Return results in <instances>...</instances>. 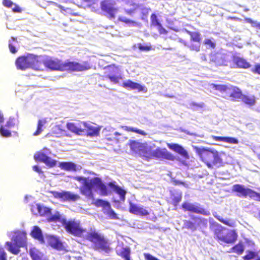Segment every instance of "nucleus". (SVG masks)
<instances>
[{
  "label": "nucleus",
  "mask_w": 260,
  "mask_h": 260,
  "mask_svg": "<svg viewBox=\"0 0 260 260\" xmlns=\"http://www.w3.org/2000/svg\"><path fill=\"white\" fill-rule=\"evenodd\" d=\"M0 134L4 137H9L11 136V133L10 131L4 128V126H0Z\"/></svg>",
  "instance_id": "49"
},
{
  "label": "nucleus",
  "mask_w": 260,
  "mask_h": 260,
  "mask_svg": "<svg viewBox=\"0 0 260 260\" xmlns=\"http://www.w3.org/2000/svg\"><path fill=\"white\" fill-rule=\"evenodd\" d=\"M191 218L194 220L195 221H199V222L196 224V223L193 222L190 220H185L184 222V225L185 227L188 229H190L192 231H195L197 229V227L199 225L200 222H202L203 221V223H206L207 220L205 219H202L201 217H197L194 216H192Z\"/></svg>",
  "instance_id": "26"
},
{
  "label": "nucleus",
  "mask_w": 260,
  "mask_h": 260,
  "mask_svg": "<svg viewBox=\"0 0 260 260\" xmlns=\"http://www.w3.org/2000/svg\"><path fill=\"white\" fill-rule=\"evenodd\" d=\"M108 185L119 196L120 201H125L126 191L124 189L116 184L115 181L109 182Z\"/></svg>",
  "instance_id": "22"
},
{
  "label": "nucleus",
  "mask_w": 260,
  "mask_h": 260,
  "mask_svg": "<svg viewBox=\"0 0 260 260\" xmlns=\"http://www.w3.org/2000/svg\"><path fill=\"white\" fill-rule=\"evenodd\" d=\"M36 161L42 162L49 167H53L56 164V161L52 159L42 152H38L34 155Z\"/></svg>",
  "instance_id": "16"
},
{
  "label": "nucleus",
  "mask_w": 260,
  "mask_h": 260,
  "mask_svg": "<svg viewBox=\"0 0 260 260\" xmlns=\"http://www.w3.org/2000/svg\"><path fill=\"white\" fill-rule=\"evenodd\" d=\"M171 196L172 204L175 207L177 206L182 200V193L181 192H172Z\"/></svg>",
  "instance_id": "41"
},
{
  "label": "nucleus",
  "mask_w": 260,
  "mask_h": 260,
  "mask_svg": "<svg viewBox=\"0 0 260 260\" xmlns=\"http://www.w3.org/2000/svg\"><path fill=\"white\" fill-rule=\"evenodd\" d=\"M12 242H6L8 250L13 254L17 255L20 251V247H27L26 233L24 231H17L14 233L11 239Z\"/></svg>",
  "instance_id": "4"
},
{
  "label": "nucleus",
  "mask_w": 260,
  "mask_h": 260,
  "mask_svg": "<svg viewBox=\"0 0 260 260\" xmlns=\"http://www.w3.org/2000/svg\"><path fill=\"white\" fill-rule=\"evenodd\" d=\"M232 61L237 68L247 69L251 67L250 63L245 58L236 55L233 56Z\"/></svg>",
  "instance_id": "23"
},
{
  "label": "nucleus",
  "mask_w": 260,
  "mask_h": 260,
  "mask_svg": "<svg viewBox=\"0 0 260 260\" xmlns=\"http://www.w3.org/2000/svg\"><path fill=\"white\" fill-rule=\"evenodd\" d=\"M244 21L247 23L251 24L253 27H256L260 29V23H257L249 18H245Z\"/></svg>",
  "instance_id": "50"
},
{
  "label": "nucleus",
  "mask_w": 260,
  "mask_h": 260,
  "mask_svg": "<svg viewBox=\"0 0 260 260\" xmlns=\"http://www.w3.org/2000/svg\"><path fill=\"white\" fill-rule=\"evenodd\" d=\"M124 128L127 132H135L143 136H145L146 135V133L144 131L137 129L136 128L125 126Z\"/></svg>",
  "instance_id": "47"
},
{
  "label": "nucleus",
  "mask_w": 260,
  "mask_h": 260,
  "mask_svg": "<svg viewBox=\"0 0 260 260\" xmlns=\"http://www.w3.org/2000/svg\"><path fill=\"white\" fill-rule=\"evenodd\" d=\"M30 235L32 237L38 240L40 243H44L45 240L42 232L39 226H34L32 231H31Z\"/></svg>",
  "instance_id": "29"
},
{
  "label": "nucleus",
  "mask_w": 260,
  "mask_h": 260,
  "mask_svg": "<svg viewBox=\"0 0 260 260\" xmlns=\"http://www.w3.org/2000/svg\"><path fill=\"white\" fill-rule=\"evenodd\" d=\"M83 122H84L82 121H79L77 123L68 122L66 127L67 129L72 133L80 135L85 132V128L83 127Z\"/></svg>",
  "instance_id": "19"
},
{
  "label": "nucleus",
  "mask_w": 260,
  "mask_h": 260,
  "mask_svg": "<svg viewBox=\"0 0 260 260\" xmlns=\"http://www.w3.org/2000/svg\"><path fill=\"white\" fill-rule=\"evenodd\" d=\"M189 48L192 51L199 52L200 50V45L199 43L197 44H191L189 46Z\"/></svg>",
  "instance_id": "55"
},
{
  "label": "nucleus",
  "mask_w": 260,
  "mask_h": 260,
  "mask_svg": "<svg viewBox=\"0 0 260 260\" xmlns=\"http://www.w3.org/2000/svg\"><path fill=\"white\" fill-rule=\"evenodd\" d=\"M204 44L209 46L211 48L214 49L215 47V44L210 39H207L204 42Z\"/></svg>",
  "instance_id": "56"
},
{
  "label": "nucleus",
  "mask_w": 260,
  "mask_h": 260,
  "mask_svg": "<svg viewBox=\"0 0 260 260\" xmlns=\"http://www.w3.org/2000/svg\"><path fill=\"white\" fill-rule=\"evenodd\" d=\"M15 125V120L14 118L10 117L7 121L6 126L8 128L14 127Z\"/></svg>",
  "instance_id": "53"
},
{
  "label": "nucleus",
  "mask_w": 260,
  "mask_h": 260,
  "mask_svg": "<svg viewBox=\"0 0 260 260\" xmlns=\"http://www.w3.org/2000/svg\"><path fill=\"white\" fill-rule=\"evenodd\" d=\"M138 48L141 51H150L152 49V47L151 45H143L141 43L138 44Z\"/></svg>",
  "instance_id": "52"
},
{
  "label": "nucleus",
  "mask_w": 260,
  "mask_h": 260,
  "mask_svg": "<svg viewBox=\"0 0 260 260\" xmlns=\"http://www.w3.org/2000/svg\"><path fill=\"white\" fill-rule=\"evenodd\" d=\"M60 215H59V214L54 215L50 218L49 221H59L60 220Z\"/></svg>",
  "instance_id": "64"
},
{
  "label": "nucleus",
  "mask_w": 260,
  "mask_h": 260,
  "mask_svg": "<svg viewBox=\"0 0 260 260\" xmlns=\"http://www.w3.org/2000/svg\"><path fill=\"white\" fill-rule=\"evenodd\" d=\"M117 20L118 22H122L128 25L135 26L137 24V22L135 20H132L123 16H119Z\"/></svg>",
  "instance_id": "42"
},
{
  "label": "nucleus",
  "mask_w": 260,
  "mask_h": 260,
  "mask_svg": "<svg viewBox=\"0 0 260 260\" xmlns=\"http://www.w3.org/2000/svg\"><path fill=\"white\" fill-rule=\"evenodd\" d=\"M136 10V8H133L132 9H125L124 12L125 14L129 15L132 16L134 13H135V11Z\"/></svg>",
  "instance_id": "63"
},
{
  "label": "nucleus",
  "mask_w": 260,
  "mask_h": 260,
  "mask_svg": "<svg viewBox=\"0 0 260 260\" xmlns=\"http://www.w3.org/2000/svg\"><path fill=\"white\" fill-rule=\"evenodd\" d=\"M150 22H151V25L153 26H158L159 25H160L161 23L159 22L157 15L153 13L150 16Z\"/></svg>",
  "instance_id": "46"
},
{
  "label": "nucleus",
  "mask_w": 260,
  "mask_h": 260,
  "mask_svg": "<svg viewBox=\"0 0 260 260\" xmlns=\"http://www.w3.org/2000/svg\"><path fill=\"white\" fill-rule=\"evenodd\" d=\"M47 121L45 119L39 120L37 124V128L36 131L34 133V136H38L40 135L43 131V127L46 123Z\"/></svg>",
  "instance_id": "45"
},
{
  "label": "nucleus",
  "mask_w": 260,
  "mask_h": 260,
  "mask_svg": "<svg viewBox=\"0 0 260 260\" xmlns=\"http://www.w3.org/2000/svg\"><path fill=\"white\" fill-rule=\"evenodd\" d=\"M91 68L90 64L87 61L83 62L81 64L78 62L67 60L62 61L61 72H82L88 70Z\"/></svg>",
  "instance_id": "7"
},
{
  "label": "nucleus",
  "mask_w": 260,
  "mask_h": 260,
  "mask_svg": "<svg viewBox=\"0 0 260 260\" xmlns=\"http://www.w3.org/2000/svg\"><path fill=\"white\" fill-rule=\"evenodd\" d=\"M48 244L53 248L57 250L63 249V245L59 238L55 236H49L48 238Z\"/></svg>",
  "instance_id": "25"
},
{
  "label": "nucleus",
  "mask_w": 260,
  "mask_h": 260,
  "mask_svg": "<svg viewBox=\"0 0 260 260\" xmlns=\"http://www.w3.org/2000/svg\"><path fill=\"white\" fill-rule=\"evenodd\" d=\"M256 256V253L252 251H247L246 254L243 256L244 260H250L254 258Z\"/></svg>",
  "instance_id": "48"
},
{
  "label": "nucleus",
  "mask_w": 260,
  "mask_h": 260,
  "mask_svg": "<svg viewBox=\"0 0 260 260\" xmlns=\"http://www.w3.org/2000/svg\"><path fill=\"white\" fill-rule=\"evenodd\" d=\"M210 60L217 66H226V54L221 52H215L211 55Z\"/></svg>",
  "instance_id": "18"
},
{
  "label": "nucleus",
  "mask_w": 260,
  "mask_h": 260,
  "mask_svg": "<svg viewBox=\"0 0 260 260\" xmlns=\"http://www.w3.org/2000/svg\"><path fill=\"white\" fill-rule=\"evenodd\" d=\"M129 145L133 152L139 155L141 150H143L145 144L136 141H131Z\"/></svg>",
  "instance_id": "31"
},
{
  "label": "nucleus",
  "mask_w": 260,
  "mask_h": 260,
  "mask_svg": "<svg viewBox=\"0 0 260 260\" xmlns=\"http://www.w3.org/2000/svg\"><path fill=\"white\" fill-rule=\"evenodd\" d=\"M182 208L185 212L188 211L205 216H208L210 214L209 210L202 208L199 205L184 202L182 204Z\"/></svg>",
  "instance_id": "12"
},
{
  "label": "nucleus",
  "mask_w": 260,
  "mask_h": 260,
  "mask_svg": "<svg viewBox=\"0 0 260 260\" xmlns=\"http://www.w3.org/2000/svg\"><path fill=\"white\" fill-rule=\"evenodd\" d=\"M233 191L237 192L239 197H247L251 198L253 190L249 188H245L241 184H236L233 186Z\"/></svg>",
  "instance_id": "17"
},
{
  "label": "nucleus",
  "mask_w": 260,
  "mask_h": 260,
  "mask_svg": "<svg viewBox=\"0 0 260 260\" xmlns=\"http://www.w3.org/2000/svg\"><path fill=\"white\" fill-rule=\"evenodd\" d=\"M0 260H7V253L4 248L0 247Z\"/></svg>",
  "instance_id": "54"
},
{
  "label": "nucleus",
  "mask_w": 260,
  "mask_h": 260,
  "mask_svg": "<svg viewBox=\"0 0 260 260\" xmlns=\"http://www.w3.org/2000/svg\"><path fill=\"white\" fill-rule=\"evenodd\" d=\"M104 77L111 82L117 84L122 79L120 75V69L114 63L108 65L104 68Z\"/></svg>",
  "instance_id": "8"
},
{
  "label": "nucleus",
  "mask_w": 260,
  "mask_h": 260,
  "mask_svg": "<svg viewBox=\"0 0 260 260\" xmlns=\"http://www.w3.org/2000/svg\"><path fill=\"white\" fill-rule=\"evenodd\" d=\"M100 7L109 19L114 20L116 18L118 8L115 7V2L110 0H103L100 3Z\"/></svg>",
  "instance_id": "9"
},
{
  "label": "nucleus",
  "mask_w": 260,
  "mask_h": 260,
  "mask_svg": "<svg viewBox=\"0 0 260 260\" xmlns=\"http://www.w3.org/2000/svg\"><path fill=\"white\" fill-rule=\"evenodd\" d=\"M42 65L44 64L46 68L52 71H61L62 60L57 58H47L42 61Z\"/></svg>",
  "instance_id": "14"
},
{
  "label": "nucleus",
  "mask_w": 260,
  "mask_h": 260,
  "mask_svg": "<svg viewBox=\"0 0 260 260\" xmlns=\"http://www.w3.org/2000/svg\"><path fill=\"white\" fill-rule=\"evenodd\" d=\"M91 204L96 207H102L105 210L104 213L108 215L109 218L115 220L119 219L117 214L112 209L111 204L109 202L98 199L92 202Z\"/></svg>",
  "instance_id": "10"
},
{
  "label": "nucleus",
  "mask_w": 260,
  "mask_h": 260,
  "mask_svg": "<svg viewBox=\"0 0 260 260\" xmlns=\"http://www.w3.org/2000/svg\"><path fill=\"white\" fill-rule=\"evenodd\" d=\"M256 201L260 202V193L257 192L254 190L252 191V193L251 196V198H255Z\"/></svg>",
  "instance_id": "59"
},
{
  "label": "nucleus",
  "mask_w": 260,
  "mask_h": 260,
  "mask_svg": "<svg viewBox=\"0 0 260 260\" xmlns=\"http://www.w3.org/2000/svg\"><path fill=\"white\" fill-rule=\"evenodd\" d=\"M83 127L85 128V131H86L87 136H98L100 134V128L99 127L93 126L84 122Z\"/></svg>",
  "instance_id": "27"
},
{
  "label": "nucleus",
  "mask_w": 260,
  "mask_h": 260,
  "mask_svg": "<svg viewBox=\"0 0 260 260\" xmlns=\"http://www.w3.org/2000/svg\"><path fill=\"white\" fill-rule=\"evenodd\" d=\"M152 151L145 144L143 150H141L139 155L148 161L152 159Z\"/></svg>",
  "instance_id": "36"
},
{
  "label": "nucleus",
  "mask_w": 260,
  "mask_h": 260,
  "mask_svg": "<svg viewBox=\"0 0 260 260\" xmlns=\"http://www.w3.org/2000/svg\"><path fill=\"white\" fill-rule=\"evenodd\" d=\"M37 209L38 210V214L41 216L49 215L51 213V210L50 208L42 206L39 204L37 205Z\"/></svg>",
  "instance_id": "40"
},
{
  "label": "nucleus",
  "mask_w": 260,
  "mask_h": 260,
  "mask_svg": "<svg viewBox=\"0 0 260 260\" xmlns=\"http://www.w3.org/2000/svg\"><path fill=\"white\" fill-rule=\"evenodd\" d=\"M15 65L17 69L22 71L29 68L35 70H41L42 67V61L39 56L28 53L18 57L15 60Z\"/></svg>",
  "instance_id": "3"
},
{
  "label": "nucleus",
  "mask_w": 260,
  "mask_h": 260,
  "mask_svg": "<svg viewBox=\"0 0 260 260\" xmlns=\"http://www.w3.org/2000/svg\"><path fill=\"white\" fill-rule=\"evenodd\" d=\"M59 167L63 170L67 171H76L77 166L72 162H61L59 164Z\"/></svg>",
  "instance_id": "35"
},
{
  "label": "nucleus",
  "mask_w": 260,
  "mask_h": 260,
  "mask_svg": "<svg viewBox=\"0 0 260 260\" xmlns=\"http://www.w3.org/2000/svg\"><path fill=\"white\" fill-rule=\"evenodd\" d=\"M212 138L216 141L224 142L229 144H237L238 143V140L233 137H220L212 136Z\"/></svg>",
  "instance_id": "33"
},
{
  "label": "nucleus",
  "mask_w": 260,
  "mask_h": 260,
  "mask_svg": "<svg viewBox=\"0 0 260 260\" xmlns=\"http://www.w3.org/2000/svg\"><path fill=\"white\" fill-rule=\"evenodd\" d=\"M226 232L224 233L223 242L226 244H233L235 243L238 238V234L235 230L226 229Z\"/></svg>",
  "instance_id": "20"
},
{
  "label": "nucleus",
  "mask_w": 260,
  "mask_h": 260,
  "mask_svg": "<svg viewBox=\"0 0 260 260\" xmlns=\"http://www.w3.org/2000/svg\"><path fill=\"white\" fill-rule=\"evenodd\" d=\"M3 5L7 8H11L14 4L11 0H3Z\"/></svg>",
  "instance_id": "57"
},
{
  "label": "nucleus",
  "mask_w": 260,
  "mask_h": 260,
  "mask_svg": "<svg viewBox=\"0 0 260 260\" xmlns=\"http://www.w3.org/2000/svg\"><path fill=\"white\" fill-rule=\"evenodd\" d=\"M244 250V245L242 242H239L230 249V252H234L238 254H241Z\"/></svg>",
  "instance_id": "39"
},
{
  "label": "nucleus",
  "mask_w": 260,
  "mask_h": 260,
  "mask_svg": "<svg viewBox=\"0 0 260 260\" xmlns=\"http://www.w3.org/2000/svg\"><path fill=\"white\" fill-rule=\"evenodd\" d=\"M116 254L122 258L124 260H131V248L127 246L122 247L120 250H116Z\"/></svg>",
  "instance_id": "30"
},
{
  "label": "nucleus",
  "mask_w": 260,
  "mask_h": 260,
  "mask_svg": "<svg viewBox=\"0 0 260 260\" xmlns=\"http://www.w3.org/2000/svg\"><path fill=\"white\" fill-rule=\"evenodd\" d=\"M157 29L160 34L166 35L167 34V30L162 26L161 24L157 26Z\"/></svg>",
  "instance_id": "60"
},
{
  "label": "nucleus",
  "mask_w": 260,
  "mask_h": 260,
  "mask_svg": "<svg viewBox=\"0 0 260 260\" xmlns=\"http://www.w3.org/2000/svg\"><path fill=\"white\" fill-rule=\"evenodd\" d=\"M241 99L243 103L249 106L253 105L255 103V100L253 96L242 95Z\"/></svg>",
  "instance_id": "44"
},
{
  "label": "nucleus",
  "mask_w": 260,
  "mask_h": 260,
  "mask_svg": "<svg viewBox=\"0 0 260 260\" xmlns=\"http://www.w3.org/2000/svg\"><path fill=\"white\" fill-rule=\"evenodd\" d=\"M167 146L169 149L180 154L185 159L189 158L187 151L181 145L178 144L168 143Z\"/></svg>",
  "instance_id": "21"
},
{
  "label": "nucleus",
  "mask_w": 260,
  "mask_h": 260,
  "mask_svg": "<svg viewBox=\"0 0 260 260\" xmlns=\"http://www.w3.org/2000/svg\"><path fill=\"white\" fill-rule=\"evenodd\" d=\"M214 216L215 218H216L218 220H219L221 223H223L224 224L228 225L230 227H234L235 226V223L234 221H230L229 219H225L223 218L220 215L215 214L214 215Z\"/></svg>",
  "instance_id": "43"
},
{
  "label": "nucleus",
  "mask_w": 260,
  "mask_h": 260,
  "mask_svg": "<svg viewBox=\"0 0 260 260\" xmlns=\"http://www.w3.org/2000/svg\"><path fill=\"white\" fill-rule=\"evenodd\" d=\"M226 230V228L222 226L219 224H215L213 230L214 238L218 242H223L224 231Z\"/></svg>",
  "instance_id": "24"
},
{
  "label": "nucleus",
  "mask_w": 260,
  "mask_h": 260,
  "mask_svg": "<svg viewBox=\"0 0 260 260\" xmlns=\"http://www.w3.org/2000/svg\"><path fill=\"white\" fill-rule=\"evenodd\" d=\"M251 71L254 74L260 75V63H257L254 65Z\"/></svg>",
  "instance_id": "51"
},
{
  "label": "nucleus",
  "mask_w": 260,
  "mask_h": 260,
  "mask_svg": "<svg viewBox=\"0 0 260 260\" xmlns=\"http://www.w3.org/2000/svg\"><path fill=\"white\" fill-rule=\"evenodd\" d=\"M196 152L201 160L209 168H219L224 165L220 153L216 150L210 148H196Z\"/></svg>",
  "instance_id": "2"
},
{
  "label": "nucleus",
  "mask_w": 260,
  "mask_h": 260,
  "mask_svg": "<svg viewBox=\"0 0 260 260\" xmlns=\"http://www.w3.org/2000/svg\"><path fill=\"white\" fill-rule=\"evenodd\" d=\"M74 179L83 183V185L79 188L80 192L87 200H90L92 202L96 200L94 199V195L92 191L94 187H96L100 189L102 196H107L110 193L107 186L103 183L100 178L93 177L89 180L88 177L77 176L74 177Z\"/></svg>",
  "instance_id": "1"
},
{
  "label": "nucleus",
  "mask_w": 260,
  "mask_h": 260,
  "mask_svg": "<svg viewBox=\"0 0 260 260\" xmlns=\"http://www.w3.org/2000/svg\"><path fill=\"white\" fill-rule=\"evenodd\" d=\"M14 7L12 8V11L14 13H21L22 11V9L17 5L14 4Z\"/></svg>",
  "instance_id": "61"
},
{
  "label": "nucleus",
  "mask_w": 260,
  "mask_h": 260,
  "mask_svg": "<svg viewBox=\"0 0 260 260\" xmlns=\"http://www.w3.org/2000/svg\"><path fill=\"white\" fill-rule=\"evenodd\" d=\"M128 211L133 214L139 216H147L149 215V211L144 206H139L132 202L129 203Z\"/></svg>",
  "instance_id": "15"
},
{
  "label": "nucleus",
  "mask_w": 260,
  "mask_h": 260,
  "mask_svg": "<svg viewBox=\"0 0 260 260\" xmlns=\"http://www.w3.org/2000/svg\"><path fill=\"white\" fill-rule=\"evenodd\" d=\"M61 223L67 233L74 236L81 237L86 232V229L82 227L80 221L78 220L63 218Z\"/></svg>",
  "instance_id": "6"
},
{
  "label": "nucleus",
  "mask_w": 260,
  "mask_h": 260,
  "mask_svg": "<svg viewBox=\"0 0 260 260\" xmlns=\"http://www.w3.org/2000/svg\"><path fill=\"white\" fill-rule=\"evenodd\" d=\"M9 48L10 52L12 53H15L17 52V50L16 49L15 46L12 44L10 40L9 41Z\"/></svg>",
  "instance_id": "62"
},
{
  "label": "nucleus",
  "mask_w": 260,
  "mask_h": 260,
  "mask_svg": "<svg viewBox=\"0 0 260 260\" xmlns=\"http://www.w3.org/2000/svg\"><path fill=\"white\" fill-rule=\"evenodd\" d=\"M186 32L190 37V40L193 42H197L200 44L202 41V37L201 34L198 31H191L186 30Z\"/></svg>",
  "instance_id": "37"
},
{
  "label": "nucleus",
  "mask_w": 260,
  "mask_h": 260,
  "mask_svg": "<svg viewBox=\"0 0 260 260\" xmlns=\"http://www.w3.org/2000/svg\"><path fill=\"white\" fill-rule=\"evenodd\" d=\"M210 86L214 90L219 91L221 93H226L230 90V86L224 84H215L212 83Z\"/></svg>",
  "instance_id": "38"
},
{
  "label": "nucleus",
  "mask_w": 260,
  "mask_h": 260,
  "mask_svg": "<svg viewBox=\"0 0 260 260\" xmlns=\"http://www.w3.org/2000/svg\"><path fill=\"white\" fill-rule=\"evenodd\" d=\"M123 87L131 90H137L138 91H142L144 90V87L139 83L134 82L131 80H128L122 83Z\"/></svg>",
  "instance_id": "28"
},
{
  "label": "nucleus",
  "mask_w": 260,
  "mask_h": 260,
  "mask_svg": "<svg viewBox=\"0 0 260 260\" xmlns=\"http://www.w3.org/2000/svg\"><path fill=\"white\" fill-rule=\"evenodd\" d=\"M144 256L146 260H159L157 258L152 256L151 254L148 253H144Z\"/></svg>",
  "instance_id": "58"
},
{
  "label": "nucleus",
  "mask_w": 260,
  "mask_h": 260,
  "mask_svg": "<svg viewBox=\"0 0 260 260\" xmlns=\"http://www.w3.org/2000/svg\"><path fill=\"white\" fill-rule=\"evenodd\" d=\"M86 239L93 243V249L95 250H101L107 253L111 250L108 240L103 235L95 231L88 232Z\"/></svg>",
  "instance_id": "5"
},
{
  "label": "nucleus",
  "mask_w": 260,
  "mask_h": 260,
  "mask_svg": "<svg viewBox=\"0 0 260 260\" xmlns=\"http://www.w3.org/2000/svg\"><path fill=\"white\" fill-rule=\"evenodd\" d=\"M52 193L55 198L60 199L63 202H76L80 199L79 194L69 191H52Z\"/></svg>",
  "instance_id": "11"
},
{
  "label": "nucleus",
  "mask_w": 260,
  "mask_h": 260,
  "mask_svg": "<svg viewBox=\"0 0 260 260\" xmlns=\"http://www.w3.org/2000/svg\"><path fill=\"white\" fill-rule=\"evenodd\" d=\"M29 254L32 260H45L43 254L35 247L29 249Z\"/></svg>",
  "instance_id": "34"
},
{
  "label": "nucleus",
  "mask_w": 260,
  "mask_h": 260,
  "mask_svg": "<svg viewBox=\"0 0 260 260\" xmlns=\"http://www.w3.org/2000/svg\"><path fill=\"white\" fill-rule=\"evenodd\" d=\"M153 158L165 159L171 161H174L176 159V156L166 148L161 149L160 148H157L152 151V159Z\"/></svg>",
  "instance_id": "13"
},
{
  "label": "nucleus",
  "mask_w": 260,
  "mask_h": 260,
  "mask_svg": "<svg viewBox=\"0 0 260 260\" xmlns=\"http://www.w3.org/2000/svg\"><path fill=\"white\" fill-rule=\"evenodd\" d=\"M229 91H231V92L230 94V97L233 100H236L238 99H241L242 96V92L240 89L235 86H230V90Z\"/></svg>",
  "instance_id": "32"
}]
</instances>
